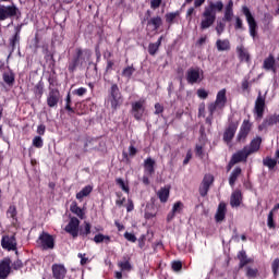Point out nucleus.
Instances as JSON below:
<instances>
[{"instance_id": "obj_52", "label": "nucleus", "mask_w": 279, "mask_h": 279, "mask_svg": "<svg viewBox=\"0 0 279 279\" xmlns=\"http://www.w3.org/2000/svg\"><path fill=\"white\" fill-rule=\"evenodd\" d=\"M267 226L268 228H276V225L274 223V210L268 214Z\"/></svg>"}, {"instance_id": "obj_43", "label": "nucleus", "mask_w": 279, "mask_h": 279, "mask_svg": "<svg viewBox=\"0 0 279 279\" xmlns=\"http://www.w3.org/2000/svg\"><path fill=\"white\" fill-rule=\"evenodd\" d=\"M195 155L198 158H204V144H196V146H195Z\"/></svg>"}, {"instance_id": "obj_15", "label": "nucleus", "mask_w": 279, "mask_h": 279, "mask_svg": "<svg viewBox=\"0 0 279 279\" xmlns=\"http://www.w3.org/2000/svg\"><path fill=\"white\" fill-rule=\"evenodd\" d=\"M110 95L112 98L111 108H113V110H117L119 106H121V92L119 90V86L117 84H113L111 86Z\"/></svg>"}, {"instance_id": "obj_36", "label": "nucleus", "mask_w": 279, "mask_h": 279, "mask_svg": "<svg viewBox=\"0 0 279 279\" xmlns=\"http://www.w3.org/2000/svg\"><path fill=\"white\" fill-rule=\"evenodd\" d=\"M263 162L265 167H268V169H274L276 165H278V161L270 157H267L266 159H264Z\"/></svg>"}, {"instance_id": "obj_64", "label": "nucleus", "mask_w": 279, "mask_h": 279, "mask_svg": "<svg viewBox=\"0 0 279 279\" xmlns=\"http://www.w3.org/2000/svg\"><path fill=\"white\" fill-rule=\"evenodd\" d=\"M172 269L173 271H180V269H182V262H173Z\"/></svg>"}, {"instance_id": "obj_37", "label": "nucleus", "mask_w": 279, "mask_h": 279, "mask_svg": "<svg viewBox=\"0 0 279 279\" xmlns=\"http://www.w3.org/2000/svg\"><path fill=\"white\" fill-rule=\"evenodd\" d=\"M134 71H136L134 69V66H126L123 71H122V77H126V80H130V77H132V75H134Z\"/></svg>"}, {"instance_id": "obj_48", "label": "nucleus", "mask_w": 279, "mask_h": 279, "mask_svg": "<svg viewBox=\"0 0 279 279\" xmlns=\"http://www.w3.org/2000/svg\"><path fill=\"white\" fill-rule=\"evenodd\" d=\"M250 133H245L244 131H239V134L236 136L238 143H245V138H247V135Z\"/></svg>"}, {"instance_id": "obj_62", "label": "nucleus", "mask_w": 279, "mask_h": 279, "mask_svg": "<svg viewBox=\"0 0 279 279\" xmlns=\"http://www.w3.org/2000/svg\"><path fill=\"white\" fill-rule=\"evenodd\" d=\"M43 93H44V87H43V84L39 83L35 86V94L41 97Z\"/></svg>"}, {"instance_id": "obj_63", "label": "nucleus", "mask_w": 279, "mask_h": 279, "mask_svg": "<svg viewBox=\"0 0 279 279\" xmlns=\"http://www.w3.org/2000/svg\"><path fill=\"white\" fill-rule=\"evenodd\" d=\"M163 110H165V107H162V105H160L159 102L155 105V114H161Z\"/></svg>"}, {"instance_id": "obj_54", "label": "nucleus", "mask_w": 279, "mask_h": 279, "mask_svg": "<svg viewBox=\"0 0 279 279\" xmlns=\"http://www.w3.org/2000/svg\"><path fill=\"white\" fill-rule=\"evenodd\" d=\"M225 29H226V24H223L222 22H219L216 26V32H217L218 36H221V34H223Z\"/></svg>"}, {"instance_id": "obj_23", "label": "nucleus", "mask_w": 279, "mask_h": 279, "mask_svg": "<svg viewBox=\"0 0 279 279\" xmlns=\"http://www.w3.org/2000/svg\"><path fill=\"white\" fill-rule=\"evenodd\" d=\"M2 80L9 88H12L14 86V83L16 82V76L12 70L5 71L2 74Z\"/></svg>"}, {"instance_id": "obj_58", "label": "nucleus", "mask_w": 279, "mask_h": 279, "mask_svg": "<svg viewBox=\"0 0 279 279\" xmlns=\"http://www.w3.org/2000/svg\"><path fill=\"white\" fill-rule=\"evenodd\" d=\"M161 3H162V0H150V8L153 10H157V8H160Z\"/></svg>"}, {"instance_id": "obj_20", "label": "nucleus", "mask_w": 279, "mask_h": 279, "mask_svg": "<svg viewBox=\"0 0 279 279\" xmlns=\"http://www.w3.org/2000/svg\"><path fill=\"white\" fill-rule=\"evenodd\" d=\"M263 69L265 71H271L274 75H276L277 70H276V58H274V54H269L263 63Z\"/></svg>"}, {"instance_id": "obj_32", "label": "nucleus", "mask_w": 279, "mask_h": 279, "mask_svg": "<svg viewBox=\"0 0 279 279\" xmlns=\"http://www.w3.org/2000/svg\"><path fill=\"white\" fill-rule=\"evenodd\" d=\"M93 193V186L86 185L76 194V199H84V197H88Z\"/></svg>"}, {"instance_id": "obj_18", "label": "nucleus", "mask_w": 279, "mask_h": 279, "mask_svg": "<svg viewBox=\"0 0 279 279\" xmlns=\"http://www.w3.org/2000/svg\"><path fill=\"white\" fill-rule=\"evenodd\" d=\"M52 276L54 279H64L66 278V268L62 264L52 265Z\"/></svg>"}, {"instance_id": "obj_45", "label": "nucleus", "mask_w": 279, "mask_h": 279, "mask_svg": "<svg viewBox=\"0 0 279 279\" xmlns=\"http://www.w3.org/2000/svg\"><path fill=\"white\" fill-rule=\"evenodd\" d=\"M7 217L9 219H16V207L15 206H10L8 211H7Z\"/></svg>"}, {"instance_id": "obj_12", "label": "nucleus", "mask_w": 279, "mask_h": 279, "mask_svg": "<svg viewBox=\"0 0 279 279\" xmlns=\"http://www.w3.org/2000/svg\"><path fill=\"white\" fill-rule=\"evenodd\" d=\"M38 243L43 250H53L54 247L53 236L47 232L39 235Z\"/></svg>"}, {"instance_id": "obj_5", "label": "nucleus", "mask_w": 279, "mask_h": 279, "mask_svg": "<svg viewBox=\"0 0 279 279\" xmlns=\"http://www.w3.org/2000/svg\"><path fill=\"white\" fill-rule=\"evenodd\" d=\"M204 80V70L201 68H190L186 71L187 84H199Z\"/></svg>"}, {"instance_id": "obj_22", "label": "nucleus", "mask_w": 279, "mask_h": 279, "mask_svg": "<svg viewBox=\"0 0 279 279\" xmlns=\"http://www.w3.org/2000/svg\"><path fill=\"white\" fill-rule=\"evenodd\" d=\"M156 166V161L151 159V157H148L144 160V173L146 175H154L156 173V169L154 168Z\"/></svg>"}, {"instance_id": "obj_56", "label": "nucleus", "mask_w": 279, "mask_h": 279, "mask_svg": "<svg viewBox=\"0 0 279 279\" xmlns=\"http://www.w3.org/2000/svg\"><path fill=\"white\" fill-rule=\"evenodd\" d=\"M80 234L81 236H88L90 234V225L88 222H85V229Z\"/></svg>"}, {"instance_id": "obj_42", "label": "nucleus", "mask_w": 279, "mask_h": 279, "mask_svg": "<svg viewBox=\"0 0 279 279\" xmlns=\"http://www.w3.org/2000/svg\"><path fill=\"white\" fill-rule=\"evenodd\" d=\"M182 208H184V204H182V202H177L174 203V205L172 206V211L175 215H180V213H182Z\"/></svg>"}, {"instance_id": "obj_13", "label": "nucleus", "mask_w": 279, "mask_h": 279, "mask_svg": "<svg viewBox=\"0 0 279 279\" xmlns=\"http://www.w3.org/2000/svg\"><path fill=\"white\" fill-rule=\"evenodd\" d=\"M132 113L136 121H141V119H143V114H145V99H140L132 104Z\"/></svg>"}, {"instance_id": "obj_31", "label": "nucleus", "mask_w": 279, "mask_h": 279, "mask_svg": "<svg viewBox=\"0 0 279 279\" xmlns=\"http://www.w3.org/2000/svg\"><path fill=\"white\" fill-rule=\"evenodd\" d=\"M241 168L240 167H236L230 174V178H229V184L230 186L234 187V184H236V180H239V175H241Z\"/></svg>"}, {"instance_id": "obj_57", "label": "nucleus", "mask_w": 279, "mask_h": 279, "mask_svg": "<svg viewBox=\"0 0 279 279\" xmlns=\"http://www.w3.org/2000/svg\"><path fill=\"white\" fill-rule=\"evenodd\" d=\"M12 268L17 271V269H23V262L21 259H16L12 263Z\"/></svg>"}, {"instance_id": "obj_26", "label": "nucleus", "mask_w": 279, "mask_h": 279, "mask_svg": "<svg viewBox=\"0 0 279 279\" xmlns=\"http://www.w3.org/2000/svg\"><path fill=\"white\" fill-rule=\"evenodd\" d=\"M238 56L241 62L250 63V51L243 47V45L236 47Z\"/></svg>"}, {"instance_id": "obj_47", "label": "nucleus", "mask_w": 279, "mask_h": 279, "mask_svg": "<svg viewBox=\"0 0 279 279\" xmlns=\"http://www.w3.org/2000/svg\"><path fill=\"white\" fill-rule=\"evenodd\" d=\"M65 110H68V112H75V110L71 108V93H68L65 98Z\"/></svg>"}, {"instance_id": "obj_17", "label": "nucleus", "mask_w": 279, "mask_h": 279, "mask_svg": "<svg viewBox=\"0 0 279 279\" xmlns=\"http://www.w3.org/2000/svg\"><path fill=\"white\" fill-rule=\"evenodd\" d=\"M21 29H23V24L16 25L14 27L15 34L9 39L12 51H14V49H16V46L21 43Z\"/></svg>"}, {"instance_id": "obj_41", "label": "nucleus", "mask_w": 279, "mask_h": 279, "mask_svg": "<svg viewBox=\"0 0 279 279\" xmlns=\"http://www.w3.org/2000/svg\"><path fill=\"white\" fill-rule=\"evenodd\" d=\"M178 16H180V12H171L166 14V21L167 23H173V21H175V19H178Z\"/></svg>"}, {"instance_id": "obj_11", "label": "nucleus", "mask_w": 279, "mask_h": 279, "mask_svg": "<svg viewBox=\"0 0 279 279\" xmlns=\"http://www.w3.org/2000/svg\"><path fill=\"white\" fill-rule=\"evenodd\" d=\"M215 182V177L213 174H205L199 186V195L206 197L208 191H210V185Z\"/></svg>"}, {"instance_id": "obj_49", "label": "nucleus", "mask_w": 279, "mask_h": 279, "mask_svg": "<svg viewBox=\"0 0 279 279\" xmlns=\"http://www.w3.org/2000/svg\"><path fill=\"white\" fill-rule=\"evenodd\" d=\"M232 16H234V12L232 9H225V21H232Z\"/></svg>"}, {"instance_id": "obj_16", "label": "nucleus", "mask_w": 279, "mask_h": 279, "mask_svg": "<svg viewBox=\"0 0 279 279\" xmlns=\"http://www.w3.org/2000/svg\"><path fill=\"white\" fill-rule=\"evenodd\" d=\"M1 246L3 247V250H8L9 252H14V250H16V238H14V235L2 236Z\"/></svg>"}, {"instance_id": "obj_55", "label": "nucleus", "mask_w": 279, "mask_h": 279, "mask_svg": "<svg viewBox=\"0 0 279 279\" xmlns=\"http://www.w3.org/2000/svg\"><path fill=\"white\" fill-rule=\"evenodd\" d=\"M197 96L199 97V99H208V93L206 92V89H197Z\"/></svg>"}, {"instance_id": "obj_50", "label": "nucleus", "mask_w": 279, "mask_h": 279, "mask_svg": "<svg viewBox=\"0 0 279 279\" xmlns=\"http://www.w3.org/2000/svg\"><path fill=\"white\" fill-rule=\"evenodd\" d=\"M124 239H126V241H130V243H136V235L134 233H130V232H125L124 233Z\"/></svg>"}, {"instance_id": "obj_4", "label": "nucleus", "mask_w": 279, "mask_h": 279, "mask_svg": "<svg viewBox=\"0 0 279 279\" xmlns=\"http://www.w3.org/2000/svg\"><path fill=\"white\" fill-rule=\"evenodd\" d=\"M242 12H243L244 16L246 17V22L248 24L250 36H252V38L254 39V38H256V36L258 34L257 33L258 24L256 23L254 15H252V12L250 11V9L247 7H243Z\"/></svg>"}, {"instance_id": "obj_27", "label": "nucleus", "mask_w": 279, "mask_h": 279, "mask_svg": "<svg viewBox=\"0 0 279 279\" xmlns=\"http://www.w3.org/2000/svg\"><path fill=\"white\" fill-rule=\"evenodd\" d=\"M234 134H236V126L234 125H230L223 134V141L226 143H230V141H232V138H234Z\"/></svg>"}, {"instance_id": "obj_40", "label": "nucleus", "mask_w": 279, "mask_h": 279, "mask_svg": "<svg viewBox=\"0 0 279 279\" xmlns=\"http://www.w3.org/2000/svg\"><path fill=\"white\" fill-rule=\"evenodd\" d=\"M116 184H118V186H120V189H122L124 193H130V187L125 185V181H123V179L121 178L117 179Z\"/></svg>"}, {"instance_id": "obj_59", "label": "nucleus", "mask_w": 279, "mask_h": 279, "mask_svg": "<svg viewBox=\"0 0 279 279\" xmlns=\"http://www.w3.org/2000/svg\"><path fill=\"white\" fill-rule=\"evenodd\" d=\"M118 199L116 201L117 206H123L125 204V197H121V193H117Z\"/></svg>"}, {"instance_id": "obj_39", "label": "nucleus", "mask_w": 279, "mask_h": 279, "mask_svg": "<svg viewBox=\"0 0 279 279\" xmlns=\"http://www.w3.org/2000/svg\"><path fill=\"white\" fill-rule=\"evenodd\" d=\"M241 132H245L246 134H250V132L252 131V124L250 123V120H244L241 128H240Z\"/></svg>"}, {"instance_id": "obj_2", "label": "nucleus", "mask_w": 279, "mask_h": 279, "mask_svg": "<svg viewBox=\"0 0 279 279\" xmlns=\"http://www.w3.org/2000/svg\"><path fill=\"white\" fill-rule=\"evenodd\" d=\"M89 60H90V50L76 48V54L71 61H69V64H68L69 72L75 73L78 66H84V64H86V62H88Z\"/></svg>"}, {"instance_id": "obj_9", "label": "nucleus", "mask_w": 279, "mask_h": 279, "mask_svg": "<svg viewBox=\"0 0 279 279\" xmlns=\"http://www.w3.org/2000/svg\"><path fill=\"white\" fill-rule=\"evenodd\" d=\"M60 90L58 88H50L47 95V106L48 108H58L60 104Z\"/></svg>"}, {"instance_id": "obj_1", "label": "nucleus", "mask_w": 279, "mask_h": 279, "mask_svg": "<svg viewBox=\"0 0 279 279\" xmlns=\"http://www.w3.org/2000/svg\"><path fill=\"white\" fill-rule=\"evenodd\" d=\"M223 10V2L217 1L210 2L209 5L205 7L203 12V20L201 22V29H208L215 25V21H217V12H221Z\"/></svg>"}, {"instance_id": "obj_10", "label": "nucleus", "mask_w": 279, "mask_h": 279, "mask_svg": "<svg viewBox=\"0 0 279 279\" xmlns=\"http://www.w3.org/2000/svg\"><path fill=\"white\" fill-rule=\"evenodd\" d=\"M250 156L251 155L247 151V148L244 147L242 150H239L232 155L229 167H234V165H239V162H247V157Z\"/></svg>"}, {"instance_id": "obj_51", "label": "nucleus", "mask_w": 279, "mask_h": 279, "mask_svg": "<svg viewBox=\"0 0 279 279\" xmlns=\"http://www.w3.org/2000/svg\"><path fill=\"white\" fill-rule=\"evenodd\" d=\"M271 269H272L274 275L278 276V272H279V258H276L272 262Z\"/></svg>"}, {"instance_id": "obj_35", "label": "nucleus", "mask_w": 279, "mask_h": 279, "mask_svg": "<svg viewBox=\"0 0 279 279\" xmlns=\"http://www.w3.org/2000/svg\"><path fill=\"white\" fill-rule=\"evenodd\" d=\"M94 242H96L97 244L99 243H110V236L109 235H105L102 233H98L94 236Z\"/></svg>"}, {"instance_id": "obj_19", "label": "nucleus", "mask_w": 279, "mask_h": 279, "mask_svg": "<svg viewBox=\"0 0 279 279\" xmlns=\"http://www.w3.org/2000/svg\"><path fill=\"white\" fill-rule=\"evenodd\" d=\"M260 143H263V138L260 136H257L251 141L248 146H244V148L252 156V154H256V151L260 149Z\"/></svg>"}, {"instance_id": "obj_44", "label": "nucleus", "mask_w": 279, "mask_h": 279, "mask_svg": "<svg viewBox=\"0 0 279 279\" xmlns=\"http://www.w3.org/2000/svg\"><path fill=\"white\" fill-rule=\"evenodd\" d=\"M246 276H247V278H256V276H258V269L247 267L246 268Z\"/></svg>"}, {"instance_id": "obj_30", "label": "nucleus", "mask_w": 279, "mask_h": 279, "mask_svg": "<svg viewBox=\"0 0 279 279\" xmlns=\"http://www.w3.org/2000/svg\"><path fill=\"white\" fill-rule=\"evenodd\" d=\"M216 47L218 51H230V40L228 39H218L216 41Z\"/></svg>"}, {"instance_id": "obj_33", "label": "nucleus", "mask_w": 279, "mask_h": 279, "mask_svg": "<svg viewBox=\"0 0 279 279\" xmlns=\"http://www.w3.org/2000/svg\"><path fill=\"white\" fill-rule=\"evenodd\" d=\"M70 210L71 213H73V215H76V217H78L80 219H84V210H82V208H80V206H77V203H72L70 206Z\"/></svg>"}, {"instance_id": "obj_3", "label": "nucleus", "mask_w": 279, "mask_h": 279, "mask_svg": "<svg viewBox=\"0 0 279 279\" xmlns=\"http://www.w3.org/2000/svg\"><path fill=\"white\" fill-rule=\"evenodd\" d=\"M226 88L220 89L216 95V100L214 102L208 104L207 110L209 114L217 113L218 117L223 114V108L228 104V96L226 95Z\"/></svg>"}, {"instance_id": "obj_25", "label": "nucleus", "mask_w": 279, "mask_h": 279, "mask_svg": "<svg viewBox=\"0 0 279 279\" xmlns=\"http://www.w3.org/2000/svg\"><path fill=\"white\" fill-rule=\"evenodd\" d=\"M226 213H228V209L226 207V203H220L218 205L216 215H215V219L217 221V223L223 221V219H226Z\"/></svg>"}, {"instance_id": "obj_7", "label": "nucleus", "mask_w": 279, "mask_h": 279, "mask_svg": "<svg viewBox=\"0 0 279 279\" xmlns=\"http://www.w3.org/2000/svg\"><path fill=\"white\" fill-rule=\"evenodd\" d=\"M265 96H263V93L258 92V96L255 100V106H254V114L256 120L263 119L265 114Z\"/></svg>"}, {"instance_id": "obj_24", "label": "nucleus", "mask_w": 279, "mask_h": 279, "mask_svg": "<svg viewBox=\"0 0 279 279\" xmlns=\"http://www.w3.org/2000/svg\"><path fill=\"white\" fill-rule=\"evenodd\" d=\"M277 123H279V114L269 116L259 125V130H265V128L276 125Z\"/></svg>"}, {"instance_id": "obj_46", "label": "nucleus", "mask_w": 279, "mask_h": 279, "mask_svg": "<svg viewBox=\"0 0 279 279\" xmlns=\"http://www.w3.org/2000/svg\"><path fill=\"white\" fill-rule=\"evenodd\" d=\"M44 143H43V137L40 136H35L33 138V146L37 147V149H40V147H43Z\"/></svg>"}, {"instance_id": "obj_21", "label": "nucleus", "mask_w": 279, "mask_h": 279, "mask_svg": "<svg viewBox=\"0 0 279 279\" xmlns=\"http://www.w3.org/2000/svg\"><path fill=\"white\" fill-rule=\"evenodd\" d=\"M241 202H243V194H241L240 190H235L231 194L230 206L232 208H239V206H241Z\"/></svg>"}, {"instance_id": "obj_6", "label": "nucleus", "mask_w": 279, "mask_h": 279, "mask_svg": "<svg viewBox=\"0 0 279 279\" xmlns=\"http://www.w3.org/2000/svg\"><path fill=\"white\" fill-rule=\"evenodd\" d=\"M16 14H19V8L16 7V4H0V21H8V19H14Z\"/></svg>"}, {"instance_id": "obj_61", "label": "nucleus", "mask_w": 279, "mask_h": 279, "mask_svg": "<svg viewBox=\"0 0 279 279\" xmlns=\"http://www.w3.org/2000/svg\"><path fill=\"white\" fill-rule=\"evenodd\" d=\"M46 130L47 128L45 126V124H40L37 126V134H39V136H45Z\"/></svg>"}, {"instance_id": "obj_29", "label": "nucleus", "mask_w": 279, "mask_h": 279, "mask_svg": "<svg viewBox=\"0 0 279 279\" xmlns=\"http://www.w3.org/2000/svg\"><path fill=\"white\" fill-rule=\"evenodd\" d=\"M169 193L170 190L169 187H161L158 192H157V196L160 199L161 204H167L168 199H169Z\"/></svg>"}, {"instance_id": "obj_14", "label": "nucleus", "mask_w": 279, "mask_h": 279, "mask_svg": "<svg viewBox=\"0 0 279 279\" xmlns=\"http://www.w3.org/2000/svg\"><path fill=\"white\" fill-rule=\"evenodd\" d=\"M12 259L10 257H4L0 260V279H7L12 271Z\"/></svg>"}, {"instance_id": "obj_34", "label": "nucleus", "mask_w": 279, "mask_h": 279, "mask_svg": "<svg viewBox=\"0 0 279 279\" xmlns=\"http://www.w3.org/2000/svg\"><path fill=\"white\" fill-rule=\"evenodd\" d=\"M118 266L120 267L121 271H132V264H130V259L128 257H124L123 260H120Z\"/></svg>"}, {"instance_id": "obj_8", "label": "nucleus", "mask_w": 279, "mask_h": 279, "mask_svg": "<svg viewBox=\"0 0 279 279\" xmlns=\"http://www.w3.org/2000/svg\"><path fill=\"white\" fill-rule=\"evenodd\" d=\"M64 230L68 234H71L73 239H77V236H80V219L72 217Z\"/></svg>"}, {"instance_id": "obj_28", "label": "nucleus", "mask_w": 279, "mask_h": 279, "mask_svg": "<svg viewBox=\"0 0 279 279\" xmlns=\"http://www.w3.org/2000/svg\"><path fill=\"white\" fill-rule=\"evenodd\" d=\"M162 45V36L158 38V40L154 44L148 45V53L149 56H156L158 53V49H160V46Z\"/></svg>"}, {"instance_id": "obj_60", "label": "nucleus", "mask_w": 279, "mask_h": 279, "mask_svg": "<svg viewBox=\"0 0 279 279\" xmlns=\"http://www.w3.org/2000/svg\"><path fill=\"white\" fill-rule=\"evenodd\" d=\"M134 210V202L131 198H128L126 213H132Z\"/></svg>"}, {"instance_id": "obj_38", "label": "nucleus", "mask_w": 279, "mask_h": 279, "mask_svg": "<svg viewBox=\"0 0 279 279\" xmlns=\"http://www.w3.org/2000/svg\"><path fill=\"white\" fill-rule=\"evenodd\" d=\"M149 24L155 27V29H159L160 25H162V19L160 16L151 17Z\"/></svg>"}, {"instance_id": "obj_53", "label": "nucleus", "mask_w": 279, "mask_h": 279, "mask_svg": "<svg viewBox=\"0 0 279 279\" xmlns=\"http://www.w3.org/2000/svg\"><path fill=\"white\" fill-rule=\"evenodd\" d=\"M86 93H87V89L85 87H80L73 92V94L77 95V97H84Z\"/></svg>"}]
</instances>
